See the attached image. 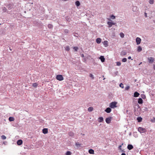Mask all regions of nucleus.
<instances>
[{
    "label": "nucleus",
    "mask_w": 155,
    "mask_h": 155,
    "mask_svg": "<svg viewBox=\"0 0 155 155\" xmlns=\"http://www.w3.org/2000/svg\"><path fill=\"white\" fill-rule=\"evenodd\" d=\"M138 130L141 134L145 133L146 131V130L145 129L142 127H139L138 129Z\"/></svg>",
    "instance_id": "nucleus-1"
},
{
    "label": "nucleus",
    "mask_w": 155,
    "mask_h": 155,
    "mask_svg": "<svg viewBox=\"0 0 155 155\" xmlns=\"http://www.w3.org/2000/svg\"><path fill=\"white\" fill-rule=\"evenodd\" d=\"M120 36L121 37L123 38L124 37V34L122 33H120Z\"/></svg>",
    "instance_id": "nucleus-36"
},
{
    "label": "nucleus",
    "mask_w": 155,
    "mask_h": 155,
    "mask_svg": "<svg viewBox=\"0 0 155 155\" xmlns=\"http://www.w3.org/2000/svg\"><path fill=\"white\" fill-rule=\"evenodd\" d=\"M144 15H145V16L146 17H147V13H146V12H145V13H144Z\"/></svg>",
    "instance_id": "nucleus-46"
},
{
    "label": "nucleus",
    "mask_w": 155,
    "mask_h": 155,
    "mask_svg": "<svg viewBox=\"0 0 155 155\" xmlns=\"http://www.w3.org/2000/svg\"><path fill=\"white\" fill-rule=\"evenodd\" d=\"M121 55H125L127 54V52L125 51H122L121 52Z\"/></svg>",
    "instance_id": "nucleus-25"
},
{
    "label": "nucleus",
    "mask_w": 155,
    "mask_h": 155,
    "mask_svg": "<svg viewBox=\"0 0 155 155\" xmlns=\"http://www.w3.org/2000/svg\"><path fill=\"white\" fill-rule=\"evenodd\" d=\"M9 50H10V51H12V49H11V48L10 47L9 48Z\"/></svg>",
    "instance_id": "nucleus-54"
},
{
    "label": "nucleus",
    "mask_w": 155,
    "mask_h": 155,
    "mask_svg": "<svg viewBox=\"0 0 155 155\" xmlns=\"http://www.w3.org/2000/svg\"><path fill=\"white\" fill-rule=\"evenodd\" d=\"M122 146V145H120L119 146V148L120 149V150H121V147Z\"/></svg>",
    "instance_id": "nucleus-48"
},
{
    "label": "nucleus",
    "mask_w": 155,
    "mask_h": 155,
    "mask_svg": "<svg viewBox=\"0 0 155 155\" xmlns=\"http://www.w3.org/2000/svg\"><path fill=\"white\" fill-rule=\"evenodd\" d=\"M144 108H145L144 109L145 110H148V108L147 107H145Z\"/></svg>",
    "instance_id": "nucleus-49"
},
{
    "label": "nucleus",
    "mask_w": 155,
    "mask_h": 155,
    "mask_svg": "<svg viewBox=\"0 0 155 155\" xmlns=\"http://www.w3.org/2000/svg\"><path fill=\"white\" fill-rule=\"evenodd\" d=\"M142 120V118H141V117H138L137 118V120L138 121V122H141Z\"/></svg>",
    "instance_id": "nucleus-18"
},
{
    "label": "nucleus",
    "mask_w": 155,
    "mask_h": 155,
    "mask_svg": "<svg viewBox=\"0 0 155 155\" xmlns=\"http://www.w3.org/2000/svg\"><path fill=\"white\" fill-rule=\"evenodd\" d=\"M73 49H74L75 51H77L78 49V47H74L73 48Z\"/></svg>",
    "instance_id": "nucleus-39"
},
{
    "label": "nucleus",
    "mask_w": 155,
    "mask_h": 155,
    "mask_svg": "<svg viewBox=\"0 0 155 155\" xmlns=\"http://www.w3.org/2000/svg\"><path fill=\"white\" fill-rule=\"evenodd\" d=\"M131 57H130V56H129V57H128V59H131Z\"/></svg>",
    "instance_id": "nucleus-50"
},
{
    "label": "nucleus",
    "mask_w": 155,
    "mask_h": 155,
    "mask_svg": "<svg viewBox=\"0 0 155 155\" xmlns=\"http://www.w3.org/2000/svg\"><path fill=\"white\" fill-rule=\"evenodd\" d=\"M10 6V5H8L7 6L9 9H10L12 8V7H11Z\"/></svg>",
    "instance_id": "nucleus-45"
},
{
    "label": "nucleus",
    "mask_w": 155,
    "mask_h": 155,
    "mask_svg": "<svg viewBox=\"0 0 155 155\" xmlns=\"http://www.w3.org/2000/svg\"><path fill=\"white\" fill-rule=\"evenodd\" d=\"M69 32V30H68L67 29H65L64 31V32L65 33L67 34Z\"/></svg>",
    "instance_id": "nucleus-38"
},
{
    "label": "nucleus",
    "mask_w": 155,
    "mask_h": 155,
    "mask_svg": "<svg viewBox=\"0 0 155 155\" xmlns=\"http://www.w3.org/2000/svg\"><path fill=\"white\" fill-rule=\"evenodd\" d=\"M121 155H126V154L124 153H122Z\"/></svg>",
    "instance_id": "nucleus-51"
},
{
    "label": "nucleus",
    "mask_w": 155,
    "mask_h": 155,
    "mask_svg": "<svg viewBox=\"0 0 155 155\" xmlns=\"http://www.w3.org/2000/svg\"><path fill=\"white\" fill-rule=\"evenodd\" d=\"M137 8V7H136V6L134 7L133 8V11L134 12H135Z\"/></svg>",
    "instance_id": "nucleus-37"
},
{
    "label": "nucleus",
    "mask_w": 155,
    "mask_h": 155,
    "mask_svg": "<svg viewBox=\"0 0 155 155\" xmlns=\"http://www.w3.org/2000/svg\"><path fill=\"white\" fill-rule=\"evenodd\" d=\"M111 119L112 117H109L107 118L105 120L106 123L108 124H110V122Z\"/></svg>",
    "instance_id": "nucleus-5"
},
{
    "label": "nucleus",
    "mask_w": 155,
    "mask_h": 155,
    "mask_svg": "<svg viewBox=\"0 0 155 155\" xmlns=\"http://www.w3.org/2000/svg\"><path fill=\"white\" fill-rule=\"evenodd\" d=\"M1 138L3 140H5L6 139V137L5 135H2L1 136Z\"/></svg>",
    "instance_id": "nucleus-31"
},
{
    "label": "nucleus",
    "mask_w": 155,
    "mask_h": 155,
    "mask_svg": "<svg viewBox=\"0 0 155 155\" xmlns=\"http://www.w3.org/2000/svg\"><path fill=\"white\" fill-rule=\"evenodd\" d=\"M81 135H82V134L83 135H84V134H81Z\"/></svg>",
    "instance_id": "nucleus-55"
},
{
    "label": "nucleus",
    "mask_w": 155,
    "mask_h": 155,
    "mask_svg": "<svg viewBox=\"0 0 155 155\" xmlns=\"http://www.w3.org/2000/svg\"><path fill=\"white\" fill-rule=\"evenodd\" d=\"M7 10V8L6 7H4L3 8V11L4 12H6V11Z\"/></svg>",
    "instance_id": "nucleus-40"
},
{
    "label": "nucleus",
    "mask_w": 155,
    "mask_h": 155,
    "mask_svg": "<svg viewBox=\"0 0 155 155\" xmlns=\"http://www.w3.org/2000/svg\"><path fill=\"white\" fill-rule=\"evenodd\" d=\"M139 95V93L136 91L135 92L134 94V97H138Z\"/></svg>",
    "instance_id": "nucleus-14"
},
{
    "label": "nucleus",
    "mask_w": 155,
    "mask_h": 155,
    "mask_svg": "<svg viewBox=\"0 0 155 155\" xmlns=\"http://www.w3.org/2000/svg\"><path fill=\"white\" fill-rule=\"evenodd\" d=\"M88 152L90 154H94V150L92 149H90L88 150Z\"/></svg>",
    "instance_id": "nucleus-16"
},
{
    "label": "nucleus",
    "mask_w": 155,
    "mask_h": 155,
    "mask_svg": "<svg viewBox=\"0 0 155 155\" xmlns=\"http://www.w3.org/2000/svg\"><path fill=\"white\" fill-rule=\"evenodd\" d=\"M127 59L126 58H124L122 60V61L123 62H125L127 61Z\"/></svg>",
    "instance_id": "nucleus-32"
},
{
    "label": "nucleus",
    "mask_w": 155,
    "mask_h": 155,
    "mask_svg": "<svg viewBox=\"0 0 155 155\" xmlns=\"http://www.w3.org/2000/svg\"><path fill=\"white\" fill-rule=\"evenodd\" d=\"M116 64L117 66H120L121 64V63L120 62H116Z\"/></svg>",
    "instance_id": "nucleus-35"
},
{
    "label": "nucleus",
    "mask_w": 155,
    "mask_h": 155,
    "mask_svg": "<svg viewBox=\"0 0 155 155\" xmlns=\"http://www.w3.org/2000/svg\"><path fill=\"white\" fill-rule=\"evenodd\" d=\"M133 147H134L133 146L130 144H128L127 146V149L129 150H131L132 149H133Z\"/></svg>",
    "instance_id": "nucleus-7"
},
{
    "label": "nucleus",
    "mask_w": 155,
    "mask_h": 155,
    "mask_svg": "<svg viewBox=\"0 0 155 155\" xmlns=\"http://www.w3.org/2000/svg\"><path fill=\"white\" fill-rule=\"evenodd\" d=\"M107 24L108 25V27L109 28L111 27L113 25H114L115 24V23L110 21L107 22Z\"/></svg>",
    "instance_id": "nucleus-6"
},
{
    "label": "nucleus",
    "mask_w": 155,
    "mask_h": 155,
    "mask_svg": "<svg viewBox=\"0 0 155 155\" xmlns=\"http://www.w3.org/2000/svg\"><path fill=\"white\" fill-rule=\"evenodd\" d=\"M8 120L10 121H13L14 120V118L13 117H9Z\"/></svg>",
    "instance_id": "nucleus-21"
},
{
    "label": "nucleus",
    "mask_w": 155,
    "mask_h": 155,
    "mask_svg": "<svg viewBox=\"0 0 155 155\" xmlns=\"http://www.w3.org/2000/svg\"><path fill=\"white\" fill-rule=\"evenodd\" d=\"M81 144L79 143L78 142H77L75 143V145L78 147H81Z\"/></svg>",
    "instance_id": "nucleus-27"
},
{
    "label": "nucleus",
    "mask_w": 155,
    "mask_h": 155,
    "mask_svg": "<svg viewBox=\"0 0 155 155\" xmlns=\"http://www.w3.org/2000/svg\"><path fill=\"white\" fill-rule=\"evenodd\" d=\"M43 133L44 134H46L48 132V130L47 128H44L42 130Z\"/></svg>",
    "instance_id": "nucleus-12"
},
{
    "label": "nucleus",
    "mask_w": 155,
    "mask_h": 155,
    "mask_svg": "<svg viewBox=\"0 0 155 155\" xmlns=\"http://www.w3.org/2000/svg\"><path fill=\"white\" fill-rule=\"evenodd\" d=\"M153 69L154 70H155V65H154Z\"/></svg>",
    "instance_id": "nucleus-53"
},
{
    "label": "nucleus",
    "mask_w": 155,
    "mask_h": 155,
    "mask_svg": "<svg viewBox=\"0 0 155 155\" xmlns=\"http://www.w3.org/2000/svg\"><path fill=\"white\" fill-rule=\"evenodd\" d=\"M142 97L143 99H144L145 98V95H143Z\"/></svg>",
    "instance_id": "nucleus-47"
},
{
    "label": "nucleus",
    "mask_w": 155,
    "mask_h": 155,
    "mask_svg": "<svg viewBox=\"0 0 155 155\" xmlns=\"http://www.w3.org/2000/svg\"><path fill=\"white\" fill-rule=\"evenodd\" d=\"M105 79V78H104L103 79V80H104Z\"/></svg>",
    "instance_id": "nucleus-56"
},
{
    "label": "nucleus",
    "mask_w": 155,
    "mask_h": 155,
    "mask_svg": "<svg viewBox=\"0 0 155 155\" xmlns=\"http://www.w3.org/2000/svg\"><path fill=\"white\" fill-rule=\"evenodd\" d=\"M56 79L59 81H61L64 80V78L61 75H57L56 77Z\"/></svg>",
    "instance_id": "nucleus-3"
},
{
    "label": "nucleus",
    "mask_w": 155,
    "mask_h": 155,
    "mask_svg": "<svg viewBox=\"0 0 155 155\" xmlns=\"http://www.w3.org/2000/svg\"><path fill=\"white\" fill-rule=\"evenodd\" d=\"M117 103L116 102H112L110 104L109 106L111 108H114L116 107Z\"/></svg>",
    "instance_id": "nucleus-2"
},
{
    "label": "nucleus",
    "mask_w": 155,
    "mask_h": 155,
    "mask_svg": "<svg viewBox=\"0 0 155 155\" xmlns=\"http://www.w3.org/2000/svg\"><path fill=\"white\" fill-rule=\"evenodd\" d=\"M111 111L110 108L107 107L105 110V111L107 113H110Z\"/></svg>",
    "instance_id": "nucleus-9"
},
{
    "label": "nucleus",
    "mask_w": 155,
    "mask_h": 155,
    "mask_svg": "<svg viewBox=\"0 0 155 155\" xmlns=\"http://www.w3.org/2000/svg\"><path fill=\"white\" fill-rule=\"evenodd\" d=\"M75 4L77 6H79L80 5V3L78 1H76L75 2Z\"/></svg>",
    "instance_id": "nucleus-24"
},
{
    "label": "nucleus",
    "mask_w": 155,
    "mask_h": 155,
    "mask_svg": "<svg viewBox=\"0 0 155 155\" xmlns=\"http://www.w3.org/2000/svg\"><path fill=\"white\" fill-rule=\"evenodd\" d=\"M122 151H124V150H122Z\"/></svg>",
    "instance_id": "nucleus-57"
},
{
    "label": "nucleus",
    "mask_w": 155,
    "mask_h": 155,
    "mask_svg": "<svg viewBox=\"0 0 155 155\" xmlns=\"http://www.w3.org/2000/svg\"><path fill=\"white\" fill-rule=\"evenodd\" d=\"M148 60L149 61V62L150 63H152L154 61V58L152 57H150V58H148Z\"/></svg>",
    "instance_id": "nucleus-8"
},
{
    "label": "nucleus",
    "mask_w": 155,
    "mask_h": 155,
    "mask_svg": "<svg viewBox=\"0 0 155 155\" xmlns=\"http://www.w3.org/2000/svg\"><path fill=\"white\" fill-rule=\"evenodd\" d=\"M71 153L70 151H68L66 153V155H71Z\"/></svg>",
    "instance_id": "nucleus-29"
},
{
    "label": "nucleus",
    "mask_w": 155,
    "mask_h": 155,
    "mask_svg": "<svg viewBox=\"0 0 155 155\" xmlns=\"http://www.w3.org/2000/svg\"><path fill=\"white\" fill-rule=\"evenodd\" d=\"M48 27L49 28L51 29L53 27V26L51 24H49L48 25Z\"/></svg>",
    "instance_id": "nucleus-26"
},
{
    "label": "nucleus",
    "mask_w": 155,
    "mask_h": 155,
    "mask_svg": "<svg viewBox=\"0 0 155 155\" xmlns=\"http://www.w3.org/2000/svg\"><path fill=\"white\" fill-rule=\"evenodd\" d=\"M110 18L111 19H114L115 18V16L114 15H112L110 16Z\"/></svg>",
    "instance_id": "nucleus-41"
},
{
    "label": "nucleus",
    "mask_w": 155,
    "mask_h": 155,
    "mask_svg": "<svg viewBox=\"0 0 155 155\" xmlns=\"http://www.w3.org/2000/svg\"><path fill=\"white\" fill-rule=\"evenodd\" d=\"M93 110V108L92 107H90L88 108V110L89 112H91Z\"/></svg>",
    "instance_id": "nucleus-23"
},
{
    "label": "nucleus",
    "mask_w": 155,
    "mask_h": 155,
    "mask_svg": "<svg viewBox=\"0 0 155 155\" xmlns=\"http://www.w3.org/2000/svg\"><path fill=\"white\" fill-rule=\"evenodd\" d=\"M136 107H137V108H140V106L139 105V104H136L135 105V108H136Z\"/></svg>",
    "instance_id": "nucleus-42"
},
{
    "label": "nucleus",
    "mask_w": 155,
    "mask_h": 155,
    "mask_svg": "<svg viewBox=\"0 0 155 155\" xmlns=\"http://www.w3.org/2000/svg\"><path fill=\"white\" fill-rule=\"evenodd\" d=\"M119 86L120 87H121V88H124V84L122 83H121L120 85H119Z\"/></svg>",
    "instance_id": "nucleus-33"
},
{
    "label": "nucleus",
    "mask_w": 155,
    "mask_h": 155,
    "mask_svg": "<svg viewBox=\"0 0 155 155\" xmlns=\"http://www.w3.org/2000/svg\"><path fill=\"white\" fill-rule=\"evenodd\" d=\"M23 142L22 140H19L17 142V144L18 145H20Z\"/></svg>",
    "instance_id": "nucleus-11"
},
{
    "label": "nucleus",
    "mask_w": 155,
    "mask_h": 155,
    "mask_svg": "<svg viewBox=\"0 0 155 155\" xmlns=\"http://www.w3.org/2000/svg\"><path fill=\"white\" fill-rule=\"evenodd\" d=\"M149 3L150 4H153L154 3V0H150Z\"/></svg>",
    "instance_id": "nucleus-30"
},
{
    "label": "nucleus",
    "mask_w": 155,
    "mask_h": 155,
    "mask_svg": "<svg viewBox=\"0 0 155 155\" xmlns=\"http://www.w3.org/2000/svg\"><path fill=\"white\" fill-rule=\"evenodd\" d=\"M136 42L137 43V45H138L140 44L141 40L140 38L137 37L136 38Z\"/></svg>",
    "instance_id": "nucleus-4"
},
{
    "label": "nucleus",
    "mask_w": 155,
    "mask_h": 155,
    "mask_svg": "<svg viewBox=\"0 0 155 155\" xmlns=\"http://www.w3.org/2000/svg\"><path fill=\"white\" fill-rule=\"evenodd\" d=\"M103 44L105 45V47H106L108 45V41H104L103 42Z\"/></svg>",
    "instance_id": "nucleus-22"
},
{
    "label": "nucleus",
    "mask_w": 155,
    "mask_h": 155,
    "mask_svg": "<svg viewBox=\"0 0 155 155\" xmlns=\"http://www.w3.org/2000/svg\"><path fill=\"white\" fill-rule=\"evenodd\" d=\"M96 41L97 44H99L101 42V39L100 38H98L96 39Z\"/></svg>",
    "instance_id": "nucleus-17"
},
{
    "label": "nucleus",
    "mask_w": 155,
    "mask_h": 155,
    "mask_svg": "<svg viewBox=\"0 0 155 155\" xmlns=\"http://www.w3.org/2000/svg\"><path fill=\"white\" fill-rule=\"evenodd\" d=\"M38 84H37V83H33V84H32V86L33 87H37V86Z\"/></svg>",
    "instance_id": "nucleus-34"
},
{
    "label": "nucleus",
    "mask_w": 155,
    "mask_h": 155,
    "mask_svg": "<svg viewBox=\"0 0 155 155\" xmlns=\"http://www.w3.org/2000/svg\"><path fill=\"white\" fill-rule=\"evenodd\" d=\"M130 86H127L126 87H125V90H128L129 88H130Z\"/></svg>",
    "instance_id": "nucleus-43"
},
{
    "label": "nucleus",
    "mask_w": 155,
    "mask_h": 155,
    "mask_svg": "<svg viewBox=\"0 0 155 155\" xmlns=\"http://www.w3.org/2000/svg\"><path fill=\"white\" fill-rule=\"evenodd\" d=\"M131 134V133H130V135Z\"/></svg>",
    "instance_id": "nucleus-58"
},
{
    "label": "nucleus",
    "mask_w": 155,
    "mask_h": 155,
    "mask_svg": "<svg viewBox=\"0 0 155 155\" xmlns=\"http://www.w3.org/2000/svg\"><path fill=\"white\" fill-rule=\"evenodd\" d=\"M81 56L82 57H84V54H82L81 55Z\"/></svg>",
    "instance_id": "nucleus-52"
},
{
    "label": "nucleus",
    "mask_w": 155,
    "mask_h": 155,
    "mask_svg": "<svg viewBox=\"0 0 155 155\" xmlns=\"http://www.w3.org/2000/svg\"><path fill=\"white\" fill-rule=\"evenodd\" d=\"M142 50V48L140 46H139L138 47L137 51L138 52H140Z\"/></svg>",
    "instance_id": "nucleus-20"
},
{
    "label": "nucleus",
    "mask_w": 155,
    "mask_h": 155,
    "mask_svg": "<svg viewBox=\"0 0 155 155\" xmlns=\"http://www.w3.org/2000/svg\"><path fill=\"white\" fill-rule=\"evenodd\" d=\"M99 59L101 60L102 62H103L105 61V59L103 56H101L99 58Z\"/></svg>",
    "instance_id": "nucleus-10"
},
{
    "label": "nucleus",
    "mask_w": 155,
    "mask_h": 155,
    "mask_svg": "<svg viewBox=\"0 0 155 155\" xmlns=\"http://www.w3.org/2000/svg\"><path fill=\"white\" fill-rule=\"evenodd\" d=\"M68 134L69 136H71L72 137H73L74 136V134L72 132H70Z\"/></svg>",
    "instance_id": "nucleus-19"
},
{
    "label": "nucleus",
    "mask_w": 155,
    "mask_h": 155,
    "mask_svg": "<svg viewBox=\"0 0 155 155\" xmlns=\"http://www.w3.org/2000/svg\"><path fill=\"white\" fill-rule=\"evenodd\" d=\"M138 103L140 104H142L143 103V100L141 98H139L138 99Z\"/></svg>",
    "instance_id": "nucleus-13"
},
{
    "label": "nucleus",
    "mask_w": 155,
    "mask_h": 155,
    "mask_svg": "<svg viewBox=\"0 0 155 155\" xmlns=\"http://www.w3.org/2000/svg\"><path fill=\"white\" fill-rule=\"evenodd\" d=\"M65 49L66 51H68L70 50V48L69 46H66L65 48Z\"/></svg>",
    "instance_id": "nucleus-28"
},
{
    "label": "nucleus",
    "mask_w": 155,
    "mask_h": 155,
    "mask_svg": "<svg viewBox=\"0 0 155 155\" xmlns=\"http://www.w3.org/2000/svg\"><path fill=\"white\" fill-rule=\"evenodd\" d=\"M98 122H102L104 120L103 118L102 117H100L98 118Z\"/></svg>",
    "instance_id": "nucleus-15"
},
{
    "label": "nucleus",
    "mask_w": 155,
    "mask_h": 155,
    "mask_svg": "<svg viewBox=\"0 0 155 155\" xmlns=\"http://www.w3.org/2000/svg\"><path fill=\"white\" fill-rule=\"evenodd\" d=\"M90 76L91 77L92 79H94V76L92 74H90Z\"/></svg>",
    "instance_id": "nucleus-44"
}]
</instances>
